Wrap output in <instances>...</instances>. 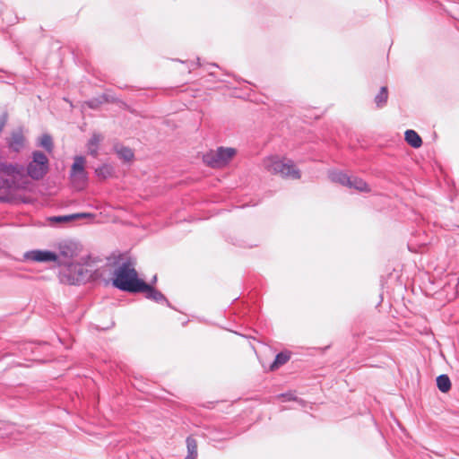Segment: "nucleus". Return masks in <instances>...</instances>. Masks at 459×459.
<instances>
[{
    "label": "nucleus",
    "mask_w": 459,
    "mask_h": 459,
    "mask_svg": "<svg viewBox=\"0 0 459 459\" xmlns=\"http://www.w3.org/2000/svg\"><path fill=\"white\" fill-rule=\"evenodd\" d=\"M112 284L121 290L132 293L140 292L143 288L147 287V283L138 278L134 264L130 259L124 262L115 270Z\"/></svg>",
    "instance_id": "obj_1"
},
{
    "label": "nucleus",
    "mask_w": 459,
    "mask_h": 459,
    "mask_svg": "<svg viewBox=\"0 0 459 459\" xmlns=\"http://www.w3.org/2000/svg\"><path fill=\"white\" fill-rule=\"evenodd\" d=\"M264 169L272 175H278L285 179L299 180L301 171L292 160L285 157L270 156L263 160Z\"/></svg>",
    "instance_id": "obj_2"
},
{
    "label": "nucleus",
    "mask_w": 459,
    "mask_h": 459,
    "mask_svg": "<svg viewBox=\"0 0 459 459\" xmlns=\"http://www.w3.org/2000/svg\"><path fill=\"white\" fill-rule=\"evenodd\" d=\"M48 157L39 151L32 152V160L27 166L28 175L36 180L41 179L48 171Z\"/></svg>",
    "instance_id": "obj_3"
},
{
    "label": "nucleus",
    "mask_w": 459,
    "mask_h": 459,
    "mask_svg": "<svg viewBox=\"0 0 459 459\" xmlns=\"http://www.w3.org/2000/svg\"><path fill=\"white\" fill-rule=\"evenodd\" d=\"M236 155L234 148L220 147L211 151L204 155V161L212 168H222L226 166Z\"/></svg>",
    "instance_id": "obj_4"
},
{
    "label": "nucleus",
    "mask_w": 459,
    "mask_h": 459,
    "mask_svg": "<svg viewBox=\"0 0 459 459\" xmlns=\"http://www.w3.org/2000/svg\"><path fill=\"white\" fill-rule=\"evenodd\" d=\"M86 160L82 156H75L70 171V178L73 185L77 189H82L87 182V172L85 171Z\"/></svg>",
    "instance_id": "obj_5"
},
{
    "label": "nucleus",
    "mask_w": 459,
    "mask_h": 459,
    "mask_svg": "<svg viewBox=\"0 0 459 459\" xmlns=\"http://www.w3.org/2000/svg\"><path fill=\"white\" fill-rule=\"evenodd\" d=\"M22 167L21 166L5 162L0 163V173L10 178L6 179L7 185L14 183L15 179L22 175Z\"/></svg>",
    "instance_id": "obj_6"
},
{
    "label": "nucleus",
    "mask_w": 459,
    "mask_h": 459,
    "mask_svg": "<svg viewBox=\"0 0 459 459\" xmlns=\"http://www.w3.org/2000/svg\"><path fill=\"white\" fill-rule=\"evenodd\" d=\"M26 257L35 262L56 261L57 256L55 253L47 250H33L26 254Z\"/></svg>",
    "instance_id": "obj_7"
},
{
    "label": "nucleus",
    "mask_w": 459,
    "mask_h": 459,
    "mask_svg": "<svg viewBox=\"0 0 459 459\" xmlns=\"http://www.w3.org/2000/svg\"><path fill=\"white\" fill-rule=\"evenodd\" d=\"M25 145V137L21 130L13 131L9 139V146L14 152H20Z\"/></svg>",
    "instance_id": "obj_8"
},
{
    "label": "nucleus",
    "mask_w": 459,
    "mask_h": 459,
    "mask_svg": "<svg viewBox=\"0 0 459 459\" xmlns=\"http://www.w3.org/2000/svg\"><path fill=\"white\" fill-rule=\"evenodd\" d=\"M93 215L91 213L80 212V213H73V214L64 215V216L50 217L48 219V221L51 222H56V223H62V222H69V221H74L77 219L90 218Z\"/></svg>",
    "instance_id": "obj_9"
},
{
    "label": "nucleus",
    "mask_w": 459,
    "mask_h": 459,
    "mask_svg": "<svg viewBox=\"0 0 459 459\" xmlns=\"http://www.w3.org/2000/svg\"><path fill=\"white\" fill-rule=\"evenodd\" d=\"M405 141L413 148H420L422 145V139L417 132L409 129L404 133Z\"/></svg>",
    "instance_id": "obj_10"
},
{
    "label": "nucleus",
    "mask_w": 459,
    "mask_h": 459,
    "mask_svg": "<svg viewBox=\"0 0 459 459\" xmlns=\"http://www.w3.org/2000/svg\"><path fill=\"white\" fill-rule=\"evenodd\" d=\"M140 292H144L148 299H153L157 302H161V301L165 300L164 295L160 291L155 290L149 284H147L146 288H143L140 290Z\"/></svg>",
    "instance_id": "obj_11"
},
{
    "label": "nucleus",
    "mask_w": 459,
    "mask_h": 459,
    "mask_svg": "<svg viewBox=\"0 0 459 459\" xmlns=\"http://www.w3.org/2000/svg\"><path fill=\"white\" fill-rule=\"evenodd\" d=\"M187 454L186 457H197L198 456V443L193 437L189 436L186 439Z\"/></svg>",
    "instance_id": "obj_12"
},
{
    "label": "nucleus",
    "mask_w": 459,
    "mask_h": 459,
    "mask_svg": "<svg viewBox=\"0 0 459 459\" xmlns=\"http://www.w3.org/2000/svg\"><path fill=\"white\" fill-rule=\"evenodd\" d=\"M348 187L354 188L359 192H365L368 193L370 192V188L368 185L363 181L361 178H350V184L348 185Z\"/></svg>",
    "instance_id": "obj_13"
},
{
    "label": "nucleus",
    "mask_w": 459,
    "mask_h": 459,
    "mask_svg": "<svg viewBox=\"0 0 459 459\" xmlns=\"http://www.w3.org/2000/svg\"><path fill=\"white\" fill-rule=\"evenodd\" d=\"M103 137L100 134H94L88 143V151L91 155H98L99 146Z\"/></svg>",
    "instance_id": "obj_14"
},
{
    "label": "nucleus",
    "mask_w": 459,
    "mask_h": 459,
    "mask_svg": "<svg viewBox=\"0 0 459 459\" xmlns=\"http://www.w3.org/2000/svg\"><path fill=\"white\" fill-rule=\"evenodd\" d=\"M290 356L288 352H281L276 355L274 361L270 366L271 370H276L281 366L287 363L290 359Z\"/></svg>",
    "instance_id": "obj_15"
},
{
    "label": "nucleus",
    "mask_w": 459,
    "mask_h": 459,
    "mask_svg": "<svg viewBox=\"0 0 459 459\" xmlns=\"http://www.w3.org/2000/svg\"><path fill=\"white\" fill-rule=\"evenodd\" d=\"M437 385L442 393H447L451 389V381L446 375H440L437 377Z\"/></svg>",
    "instance_id": "obj_16"
},
{
    "label": "nucleus",
    "mask_w": 459,
    "mask_h": 459,
    "mask_svg": "<svg viewBox=\"0 0 459 459\" xmlns=\"http://www.w3.org/2000/svg\"><path fill=\"white\" fill-rule=\"evenodd\" d=\"M330 178L333 182L340 183L345 186L350 184V177L341 171L332 172Z\"/></svg>",
    "instance_id": "obj_17"
},
{
    "label": "nucleus",
    "mask_w": 459,
    "mask_h": 459,
    "mask_svg": "<svg viewBox=\"0 0 459 459\" xmlns=\"http://www.w3.org/2000/svg\"><path fill=\"white\" fill-rule=\"evenodd\" d=\"M388 91L386 86L380 89L379 93L375 97V102L378 108H382L387 101Z\"/></svg>",
    "instance_id": "obj_18"
},
{
    "label": "nucleus",
    "mask_w": 459,
    "mask_h": 459,
    "mask_svg": "<svg viewBox=\"0 0 459 459\" xmlns=\"http://www.w3.org/2000/svg\"><path fill=\"white\" fill-rule=\"evenodd\" d=\"M97 176L101 179H106L112 176L113 168L109 165H102L95 170Z\"/></svg>",
    "instance_id": "obj_19"
},
{
    "label": "nucleus",
    "mask_w": 459,
    "mask_h": 459,
    "mask_svg": "<svg viewBox=\"0 0 459 459\" xmlns=\"http://www.w3.org/2000/svg\"><path fill=\"white\" fill-rule=\"evenodd\" d=\"M39 145L43 147L48 152L51 153L54 149L53 141L50 135L44 134L39 139Z\"/></svg>",
    "instance_id": "obj_20"
},
{
    "label": "nucleus",
    "mask_w": 459,
    "mask_h": 459,
    "mask_svg": "<svg viewBox=\"0 0 459 459\" xmlns=\"http://www.w3.org/2000/svg\"><path fill=\"white\" fill-rule=\"evenodd\" d=\"M117 154L120 159L124 160L125 161H130L134 158V152L131 149L126 147H122L119 150H117Z\"/></svg>",
    "instance_id": "obj_21"
},
{
    "label": "nucleus",
    "mask_w": 459,
    "mask_h": 459,
    "mask_svg": "<svg viewBox=\"0 0 459 459\" xmlns=\"http://www.w3.org/2000/svg\"><path fill=\"white\" fill-rule=\"evenodd\" d=\"M62 254H63L65 256H69V255H71V254H70L69 252H67L66 250L62 251Z\"/></svg>",
    "instance_id": "obj_22"
},
{
    "label": "nucleus",
    "mask_w": 459,
    "mask_h": 459,
    "mask_svg": "<svg viewBox=\"0 0 459 459\" xmlns=\"http://www.w3.org/2000/svg\"><path fill=\"white\" fill-rule=\"evenodd\" d=\"M185 459H197V457H185Z\"/></svg>",
    "instance_id": "obj_23"
}]
</instances>
